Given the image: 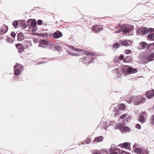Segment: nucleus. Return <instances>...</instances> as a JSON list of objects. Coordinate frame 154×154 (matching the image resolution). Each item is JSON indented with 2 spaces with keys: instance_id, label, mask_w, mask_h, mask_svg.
<instances>
[{
  "instance_id": "obj_1",
  "label": "nucleus",
  "mask_w": 154,
  "mask_h": 154,
  "mask_svg": "<svg viewBox=\"0 0 154 154\" xmlns=\"http://www.w3.org/2000/svg\"><path fill=\"white\" fill-rule=\"evenodd\" d=\"M119 26L120 28L122 29L123 32L125 34H127L128 35H132L133 34V29L134 27L133 26H126L125 25H121L119 24L116 28H118Z\"/></svg>"
},
{
  "instance_id": "obj_2",
  "label": "nucleus",
  "mask_w": 154,
  "mask_h": 154,
  "mask_svg": "<svg viewBox=\"0 0 154 154\" xmlns=\"http://www.w3.org/2000/svg\"><path fill=\"white\" fill-rule=\"evenodd\" d=\"M96 59V58L92 57H84L82 58H81L80 60V62L82 61L84 64H90L93 62L94 60Z\"/></svg>"
},
{
  "instance_id": "obj_60",
  "label": "nucleus",
  "mask_w": 154,
  "mask_h": 154,
  "mask_svg": "<svg viewBox=\"0 0 154 154\" xmlns=\"http://www.w3.org/2000/svg\"><path fill=\"white\" fill-rule=\"evenodd\" d=\"M86 143H88L90 142V139H87L85 140Z\"/></svg>"
},
{
  "instance_id": "obj_27",
  "label": "nucleus",
  "mask_w": 154,
  "mask_h": 154,
  "mask_svg": "<svg viewBox=\"0 0 154 154\" xmlns=\"http://www.w3.org/2000/svg\"><path fill=\"white\" fill-rule=\"evenodd\" d=\"M98 26L97 25H94L92 27V31L94 32H97V30H98Z\"/></svg>"
},
{
  "instance_id": "obj_38",
  "label": "nucleus",
  "mask_w": 154,
  "mask_h": 154,
  "mask_svg": "<svg viewBox=\"0 0 154 154\" xmlns=\"http://www.w3.org/2000/svg\"><path fill=\"white\" fill-rule=\"evenodd\" d=\"M40 36L43 37H46L48 36V34L47 32L42 33L40 34Z\"/></svg>"
},
{
  "instance_id": "obj_20",
  "label": "nucleus",
  "mask_w": 154,
  "mask_h": 154,
  "mask_svg": "<svg viewBox=\"0 0 154 154\" xmlns=\"http://www.w3.org/2000/svg\"><path fill=\"white\" fill-rule=\"evenodd\" d=\"M138 121L140 122L141 124H143L145 122V120L144 116L141 114L138 118Z\"/></svg>"
},
{
  "instance_id": "obj_9",
  "label": "nucleus",
  "mask_w": 154,
  "mask_h": 154,
  "mask_svg": "<svg viewBox=\"0 0 154 154\" xmlns=\"http://www.w3.org/2000/svg\"><path fill=\"white\" fill-rule=\"evenodd\" d=\"M16 47L19 50L18 52L20 53L23 52L24 50V48L22 44L18 43L16 45Z\"/></svg>"
},
{
  "instance_id": "obj_29",
  "label": "nucleus",
  "mask_w": 154,
  "mask_h": 154,
  "mask_svg": "<svg viewBox=\"0 0 154 154\" xmlns=\"http://www.w3.org/2000/svg\"><path fill=\"white\" fill-rule=\"evenodd\" d=\"M6 40L7 42L9 43H12L14 41L12 38H10L8 36L7 37Z\"/></svg>"
},
{
  "instance_id": "obj_19",
  "label": "nucleus",
  "mask_w": 154,
  "mask_h": 154,
  "mask_svg": "<svg viewBox=\"0 0 154 154\" xmlns=\"http://www.w3.org/2000/svg\"><path fill=\"white\" fill-rule=\"evenodd\" d=\"M19 23L20 24V25L22 26V28L25 29L26 27L28 26V25L26 24L25 20H21L20 21Z\"/></svg>"
},
{
  "instance_id": "obj_34",
  "label": "nucleus",
  "mask_w": 154,
  "mask_h": 154,
  "mask_svg": "<svg viewBox=\"0 0 154 154\" xmlns=\"http://www.w3.org/2000/svg\"><path fill=\"white\" fill-rule=\"evenodd\" d=\"M75 51L79 52H82L86 51L84 50L83 49L76 48H75Z\"/></svg>"
},
{
  "instance_id": "obj_13",
  "label": "nucleus",
  "mask_w": 154,
  "mask_h": 154,
  "mask_svg": "<svg viewBox=\"0 0 154 154\" xmlns=\"http://www.w3.org/2000/svg\"><path fill=\"white\" fill-rule=\"evenodd\" d=\"M17 41L19 42L23 40L24 39V36L22 32L19 33L17 35Z\"/></svg>"
},
{
  "instance_id": "obj_26",
  "label": "nucleus",
  "mask_w": 154,
  "mask_h": 154,
  "mask_svg": "<svg viewBox=\"0 0 154 154\" xmlns=\"http://www.w3.org/2000/svg\"><path fill=\"white\" fill-rule=\"evenodd\" d=\"M14 74L16 75H20V70L18 69H17L15 67L14 68Z\"/></svg>"
},
{
  "instance_id": "obj_4",
  "label": "nucleus",
  "mask_w": 154,
  "mask_h": 154,
  "mask_svg": "<svg viewBox=\"0 0 154 154\" xmlns=\"http://www.w3.org/2000/svg\"><path fill=\"white\" fill-rule=\"evenodd\" d=\"M8 28L7 26L4 24L0 27V36L3 35L6 33L8 30Z\"/></svg>"
},
{
  "instance_id": "obj_43",
  "label": "nucleus",
  "mask_w": 154,
  "mask_h": 154,
  "mask_svg": "<svg viewBox=\"0 0 154 154\" xmlns=\"http://www.w3.org/2000/svg\"><path fill=\"white\" fill-rule=\"evenodd\" d=\"M68 47L71 50L75 51V48L73 46L69 45L68 46Z\"/></svg>"
},
{
  "instance_id": "obj_57",
  "label": "nucleus",
  "mask_w": 154,
  "mask_h": 154,
  "mask_svg": "<svg viewBox=\"0 0 154 154\" xmlns=\"http://www.w3.org/2000/svg\"><path fill=\"white\" fill-rule=\"evenodd\" d=\"M37 30V29L36 28L32 27V32H35Z\"/></svg>"
},
{
  "instance_id": "obj_53",
  "label": "nucleus",
  "mask_w": 154,
  "mask_h": 154,
  "mask_svg": "<svg viewBox=\"0 0 154 154\" xmlns=\"http://www.w3.org/2000/svg\"><path fill=\"white\" fill-rule=\"evenodd\" d=\"M66 52L69 55H72V52L70 50H67L66 51Z\"/></svg>"
},
{
  "instance_id": "obj_41",
  "label": "nucleus",
  "mask_w": 154,
  "mask_h": 154,
  "mask_svg": "<svg viewBox=\"0 0 154 154\" xmlns=\"http://www.w3.org/2000/svg\"><path fill=\"white\" fill-rule=\"evenodd\" d=\"M130 57H125V58L124 59L123 61L124 62H128V60H127V59H129V58Z\"/></svg>"
},
{
  "instance_id": "obj_14",
  "label": "nucleus",
  "mask_w": 154,
  "mask_h": 154,
  "mask_svg": "<svg viewBox=\"0 0 154 154\" xmlns=\"http://www.w3.org/2000/svg\"><path fill=\"white\" fill-rule=\"evenodd\" d=\"M119 42L123 46H128L131 45V44L130 43V42L129 40H120Z\"/></svg>"
},
{
  "instance_id": "obj_33",
  "label": "nucleus",
  "mask_w": 154,
  "mask_h": 154,
  "mask_svg": "<svg viewBox=\"0 0 154 154\" xmlns=\"http://www.w3.org/2000/svg\"><path fill=\"white\" fill-rule=\"evenodd\" d=\"M149 151H148L147 148L145 149H143V151L142 154H149Z\"/></svg>"
},
{
  "instance_id": "obj_62",
  "label": "nucleus",
  "mask_w": 154,
  "mask_h": 154,
  "mask_svg": "<svg viewBox=\"0 0 154 154\" xmlns=\"http://www.w3.org/2000/svg\"><path fill=\"white\" fill-rule=\"evenodd\" d=\"M105 124L106 125V126H105L104 128V129H106V127H107V124H106L105 123Z\"/></svg>"
},
{
  "instance_id": "obj_12",
  "label": "nucleus",
  "mask_w": 154,
  "mask_h": 154,
  "mask_svg": "<svg viewBox=\"0 0 154 154\" xmlns=\"http://www.w3.org/2000/svg\"><path fill=\"white\" fill-rule=\"evenodd\" d=\"M133 148L135 152L137 153L142 154V152L143 151V149L140 148H136L135 145H133Z\"/></svg>"
},
{
  "instance_id": "obj_42",
  "label": "nucleus",
  "mask_w": 154,
  "mask_h": 154,
  "mask_svg": "<svg viewBox=\"0 0 154 154\" xmlns=\"http://www.w3.org/2000/svg\"><path fill=\"white\" fill-rule=\"evenodd\" d=\"M130 52H132V51L130 50H126L125 51L124 53L126 54H128Z\"/></svg>"
},
{
  "instance_id": "obj_18",
  "label": "nucleus",
  "mask_w": 154,
  "mask_h": 154,
  "mask_svg": "<svg viewBox=\"0 0 154 154\" xmlns=\"http://www.w3.org/2000/svg\"><path fill=\"white\" fill-rule=\"evenodd\" d=\"M134 97L133 96H131L127 97L125 101L128 103H131L132 100L134 101Z\"/></svg>"
},
{
  "instance_id": "obj_64",
  "label": "nucleus",
  "mask_w": 154,
  "mask_h": 154,
  "mask_svg": "<svg viewBox=\"0 0 154 154\" xmlns=\"http://www.w3.org/2000/svg\"><path fill=\"white\" fill-rule=\"evenodd\" d=\"M93 154H98L97 153H94Z\"/></svg>"
},
{
  "instance_id": "obj_25",
  "label": "nucleus",
  "mask_w": 154,
  "mask_h": 154,
  "mask_svg": "<svg viewBox=\"0 0 154 154\" xmlns=\"http://www.w3.org/2000/svg\"><path fill=\"white\" fill-rule=\"evenodd\" d=\"M103 139V137L102 136H100L96 137L94 138V140L97 142L102 141Z\"/></svg>"
},
{
  "instance_id": "obj_50",
  "label": "nucleus",
  "mask_w": 154,
  "mask_h": 154,
  "mask_svg": "<svg viewBox=\"0 0 154 154\" xmlns=\"http://www.w3.org/2000/svg\"><path fill=\"white\" fill-rule=\"evenodd\" d=\"M42 21L41 20H39L37 21V24L38 25H41L42 23Z\"/></svg>"
},
{
  "instance_id": "obj_52",
  "label": "nucleus",
  "mask_w": 154,
  "mask_h": 154,
  "mask_svg": "<svg viewBox=\"0 0 154 154\" xmlns=\"http://www.w3.org/2000/svg\"><path fill=\"white\" fill-rule=\"evenodd\" d=\"M124 56L122 54H121L119 57V59L120 60H122L124 59Z\"/></svg>"
},
{
  "instance_id": "obj_61",
  "label": "nucleus",
  "mask_w": 154,
  "mask_h": 154,
  "mask_svg": "<svg viewBox=\"0 0 154 154\" xmlns=\"http://www.w3.org/2000/svg\"><path fill=\"white\" fill-rule=\"evenodd\" d=\"M131 119V118H130L129 117H128L127 118L126 120L127 121H128L129 120H130Z\"/></svg>"
},
{
  "instance_id": "obj_17",
  "label": "nucleus",
  "mask_w": 154,
  "mask_h": 154,
  "mask_svg": "<svg viewBox=\"0 0 154 154\" xmlns=\"http://www.w3.org/2000/svg\"><path fill=\"white\" fill-rule=\"evenodd\" d=\"M22 44L23 48H24L25 49V48H28L29 47L32 45L31 42H29L24 41Z\"/></svg>"
},
{
  "instance_id": "obj_28",
  "label": "nucleus",
  "mask_w": 154,
  "mask_h": 154,
  "mask_svg": "<svg viewBox=\"0 0 154 154\" xmlns=\"http://www.w3.org/2000/svg\"><path fill=\"white\" fill-rule=\"evenodd\" d=\"M147 37L150 40H154V36L153 33H149L147 35Z\"/></svg>"
},
{
  "instance_id": "obj_54",
  "label": "nucleus",
  "mask_w": 154,
  "mask_h": 154,
  "mask_svg": "<svg viewBox=\"0 0 154 154\" xmlns=\"http://www.w3.org/2000/svg\"><path fill=\"white\" fill-rule=\"evenodd\" d=\"M45 63V62L42 61V62H37L35 63L36 65H38V64H40L42 63Z\"/></svg>"
},
{
  "instance_id": "obj_49",
  "label": "nucleus",
  "mask_w": 154,
  "mask_h": 154,
  "mask_svg": "<svg viewBox=\"0 0 154 154\" xmlns=\"http://www.w3.org/2000/svg\"><path fill=\"white\" fill-rule=\"evenodd\" d=\"M122 125L120 123H119L116 126V129H119V128H121L122 126Z\"/></svg>"
},
{
  "instance_id": "obj_51",
  "label": "nucleus",
  "mask_w": 154,
  "mask_h": 154,
  "mask_svg": "<svg viewBox=\"0 0 154 154\" xmlns=\"http://www.w3.org/2000/svg\"><path fill=\"white\" fill-rule=\"evenodd\" d=\"M11 36L13 37H14L16 36V34L14 32H11Z\"/></svg>"
},
{
  "instance_id": "obj_11",
  "label": "nucleus",
  "mask_w": 154,
  "mask_h": 154,
  "mask_svg": "<svg viewBox=\"0 0 154 154\" xmlns=\"http://www.w3.org/2000/svg\"><path fill=\"white\" fill-rule=\"evenodd\" d=\"M137 72V70L136 69L132 68V67L128 68L127 69V72L128 73H134Z\"/></svg>"
},
{
  "instance_id": "obj_8",
  "label": "nucleus",
  "mask_w": 154,
  "mask_h": 154,
  "mask_svg": "<svg viewBox=\"0 0 154 154\" xmlns=\"http://www.w3.org/2000/svg\"><path fill=\"white\" fill-rule=\"evenodd\" d=\"M27 23L28 26H29L30 25L32 27H34L36 25V22L35 20H32V19H29L27 20Z\"/></svg>"
},
{
  "instance_id": "obj_46",
  "label": "nucleus",
  "mask_w": 154,
  "mask_h": 154,
  "mask_svg": "<svg viewBox=\"0 0 154 154\" xmlns=\"http://www.w3.org/2000/svg\"><path fill=\"white\" fill-rule=\"evenodd\" d=\"M147 30H148V32H154V29L152 28H149L148 29L147 28Z\"/></svg>"
},
{
  "instance_id": "obj_44",
  "label": "nucleus",
  "mask_w": 154,
  "mask_h": 154,
  "mask_svg": "<svg viewBox=\"0 0 154 154\" xmlns=\"http://www.w3.org/2000/svg\"><path fill=\"white\" fill-rule=\"evenodd\" d=\"M111 151H110V154H118L117 153L118 152L117 150H115L112 151V150H111Z\"/></svg>"
},
{
  "instance_id": "obj_37",
  "label": "nucleus",
  "mask_w": 154,
  "mask_h": 154,
  "mask_svg": "<svg viewBox=\"0 0 154 154\" xmlns=\"http://www.w3.org/2000/svg\"><path fill=\"white\" fill-rule=\"evenodd\" d=\"M125 105L123 104H122L119 105V108L120 109L122 110L124 109L125 108Z\"/></svg>"
},
{
  "instance_id": "obj_31",
  "label": "nucleus",
  "mask_w": 154,
  "mask_h": 154,
  "mask_svg": "<svg viewBox=\"0 0 154 154\" xmlns=\"http://www.w3.org/2000/svg\"><path fill=\"white\" fill-rule=\"evenodd\" d=\"M18 21L15 20L12 23V25L14 26V27L15 28H17V26L18 25Z\"/></svg>"
},
{
  "instance_id": "obj_15",
  "label": "nucleus",
  "mask_w": 154,
  "mask_h": 154,
  "mask_svg": "<svg viewBox=\"0 0 154 154\" xmlns=\"http://www.w3.org/2000/svg\"><path fill=\"white\" fill-rule=\"evenodd\" d=\"M48 44V41L45 40H42L40 41L39 43V44L38 47H42V48H44V46L42 45H47Z\"/></svg>"
},
{
  "instance_id": "obj_47",
  "label": "nucleus",
  "mask_w": 154,
  "mask_h": 154,
  "mask_svg": "<svg viewBox=\"0 0 154 154\" xmlns=\"http://www.w3.org/2000/svg\"><path fill=\"white\" fill-rule=\"evenodd\" d=\"M126 117V114H123V115H121L120 116V118L121 119H123Z\"/></svg>"
},
{
  "instance_id": "obj_58",
  "label": "nucleus",
  "mask_w": 154,
  "mask_h": 154,
  "mask_svg": "<svg viewBox=\"0 0 154 154\" xmlns=\"http://www.w3.org/2000/svg\"><path fill=\"white\" fill-rule=\"evenodd\" d=\"M102 29L103 28H99L98 27V30H97V32H99L100 31L102 30Z\"/></svg>"
},
{
  "instance_id": "obj_7",
  "label": "nucleus",
  "mask_w": 154,
  "mask_h": 154,
  "mask_svg": "<svg viewBox=\"0 0 154 154\" xmlns=\"http://www.w3.org/2000/svg\"><path fill=\"white\" fill-rule=\"evenodd\" d=\"M154 96V90H150L146 92V96L148 99L152 98Z\"/></svg>"
},
{
  "instance_id": "obj_39",
  "label": "nucleus",
  "mask_w": 154,
  "mask_h": 154,
  "mask_svg": "<svg viewBox=\"0 0 154 154\" xmlns=\"http://www.w3.org/2000/svg\"><path fill=\"white\" fill-rule=\"evenodd\" d=\"M130 130V128L128 127H124L123 129V131L125 132H128V131H129Z\"/></svg>"
},
{
  "instance_id": "obj_59",
  "label": "nucleus",
  "mask_w": 154,
  "mask_h": 154,
  "mask_svg": "<svg viewBox=\"0 0 154 154\" xmlns=\"http://www.w3.org/2000/svg\"><path fill=\"white\" fill-rule=\"evenodd\" d=\"M116 75L118 77H121V74L119 72L118 74H117Z\"/></svg>"
},
{
  "instance_id": "obj_32",
  "label": "nucleus",
  "mask_w": 154,
  "mask_h": 154,
  "mask_svg": "<svg viewBox=\"0 0 154 154\" xmlns=\"http://www.w3.org/2000/svg\"><path fill=\"white\" fill-rule=\"evenodd\" d=\"M140 44H142V48L143 49H145L147 45V43L144 42H142Z\"/></svg>"
},
{
  "instance_id": "obj_24",
  "label": "nucleus",
  "mask_w": 154,
  "mask_h": 154,
  "mask_svg": "<svg viewBox=\"0 0 154 154\" xmlns=\"http://www.w3.org/2000/svg\"><path fill=\"white\" fill-rule=\"evenodd\" d=\"M14 67L15 68H17V69H18L19 70H22L23 68V66H21L20 64L19 63H17L14 66Z\"/></svg>"
},
{
  "instance_id": "obj_16",
  "label": "nucleus",
  "mask_w": 154,
  "mask_h": 154,
  "mask_svg": "<svg viewBox=\"0 0 154 154\" xmlns=\"http://www.w3.org/2000/svg\"><path fill=\"white\" fill-rule=\"evenodd\" d=\"M152 60H154V53L152 54L147 57L146 62V63H148Z\"/></svg>"
},
{
  "instance_id": "obj_23",
  "label": "nucleus",
  "mask_w": 154,
  "mask_h": 154,
  "mask_svg": "<svg viewBox=\"0 0 154 154\" xmlns=\"http://www.w3.org/2000/svg\"><path fill=\"white\" fill-rule=\"evenodd\" d=\"M51 46L52 47L54 48V49L57 51L60 50L61 48V47L60 46L55 44H52Z\"/></svg>"
},
{
  "instance_id": "obj_10",
  "label": "nucleus",
  "mask_w": 154,
  "mask_h": 154,
  "mask_svg": "<svg viewBox=\"0 0 154 154\" xmlns=\"http://www.w3.org/2000/svg\"><path fill=\"white\" fill-rule=\"evenodd\" d=\"M62 35V33L58 30L57 31L53 33V37L55 38H59Z\"/></svg>"
},
{
  "instance_id": "obj_63",
  "label": "nucleus",
  "mask_w": 154,
  "mask_h": 154,
  "mask_svg": "<svg viewBox=\"0 0 154 154\" xmlns=\"http://www.w3.org/2000/svg\"><path fill=\"white\" fill-rule=\"evenodd\" d=\"M108 154V152L107 151H105V152H104V154Z\"/></svg>"
},
{
  "instance_id": "obj_48",
  "label": "nucleus",
  "mask_w": 154,
  "mask_h": 154,
  "mask_svg": "<svg viewBox=\"0 0 154 154\" xmlns=\"http://www.w3.org/2000/svg\"><path fill=\"white\" fill-rule=\"evenodd\" d=\"M121 154H131V153L126 152L124 150H122L121 152Z\"/></svg>"
},
{
  "instance_id": "obj_30",
  "label": "nucleus",
  "mask_w": 154,
  "mask_h": 154,
  "mask_svg": "<svg viewBox=\"0 0 154 154\" xmlns=\"http://www.w3.org/2000/svg\"><path fill=\"white\" fill-rule=\"evenodd\" d=\"M150 124H154V115L152 116L150 118L149 122Z\"/></svg>"
},
{
  "instance_id": "obj_55",
  "label": "nucleus",
  "mask_w": 154,
  "mask_h": 154,
  "mask_svg": "<svg viewBox=\"0 0 154 154\" xmlns=\"http://www.w3.org/2000/svg\"><path fill=\"white\" fill-rule=\"evenodd\" d=\"M79 54L78 53H72V56H79Z\"/></svg>"
},
{
  "instance_id": "obj_45",
  "label": "nucleus",
  "mask_w": 154,
  "mask_h": 154,
  "mask_svg": "<svg viewBox=\"0 0 154 154\" xmlns=\"http://www.w3.org/2000/svg\"><path fill=\"white\" fill-rule=\"evenodd\" d=\"M135 128L138 129H141V126L140 124H137L136 125Z\"/></svg>"
},
{
  "instance_id": "obj_21",
  "label": "nucleus",
  "mask_w": 154,
  "mask_h": 154,
  "mask_svg": "<svg viewBox=\"0 0 154 154\" xmlns=\"http://www.w3.org/2000/svg\"><path fill=\"white\" fill-rule=\"evenodd\" d=\"M116 146L114 144H112L111 146V148L109 149V151H111V150L112 151L117 150V152H120V150L119 149L116 148Z\"/></svg>"
},
{
  "instance_id": "obj_6",
  "label": "nucleus",
  "mask_w": 154,
  "mask_h": 154,
  "mask_svg": "<svg viewBox=\"0 0 154 154\" xmlns=\"http://www.w3.org/2000/svg\"><path fill=\"white\" fill-rule=\"evenodd\" d=\"M131 143L127 142H125L123 143H121L119 145V146L123 148L130 150L131 148L130 147Z\"/></svg>"
},
{
  "instance_id": "obj_35",
  "label": "nucleus",
  "mask_w": 154,
  "mask_h": 154,
  "mask_svg": "<svg viewBox=\"0 0 154 154\" xmlns=\"http://www.w3.org/2000/svg\"><path fill=\"white\" fill-rule=\"evenodd\" d=\"M117 27V26L115 27V29H118V30L116 31L114 33H120L121 31H122V29L121 28H120V27L119 26L118 27V28H116Z\"/></svg>"
},
{
  "instance_id": "obj_56",
  "label": "nucleus",
  "mask_w": 154,
  "mask_h": 154,
  "mask_svg": "<svg viewBox=\"0 0 154 154\" xmlns=\"http://www.w3.org/2000/svg\"><path fill=\"white\" fill-rule=\"evenodd\" d=\"M115 72H116V74H118L119 72V70L118 69V68H116L115 70Z\"/></svg>"
},
{
  "instance_id": "obj_40",
  "label": "nucleus",
  "mask_w": 154,
  "mask_h": 154,
  "mask_svg": "<svg viewBox=\"0 0 154 154\" xmlns=\"http://www.w3.org/2000/svg\"><path fill=\"white\" fill-rule=\"evenodd\" d=\"M121 72L124 75L126 74L127 72V69H122L121 70Z\"/></svg>"
},
{
  "instance_id": "obj_3",
  "label": "nucleus",
  "mask_w": 154,
  "mask_h": 154,
  "mask_svg": "<svg viewBox=\"0 0 154 154\" xmlns=\"http://www.w3.org/2000/svg\"><path fill=\"white\" fill-rule=\"evenodd\" d=\"M146 99V98L143 97L136 96L134 97L133 103L135 105H137L140 103H143Z\"/></svg>"
},
{
  "instance_id": "obj_5",
  "label": "nucleus",
  "mask_w": 154,
  "mask_h": 154,
  "mask_svg": "<svg viewBox=\"0 0 154 154\" xmlns=\"http://www.w3.org/2000/svg\"><path fill=\"white\" fill-rule=\"evenodd\" d=\"M137 34L138 35H141L146 34L148 33L147 28L144 27L139 29L137 31Z\"/></svg>"
},
{
  "instance_id": "obj_22",
  "label": "nucleus",
  "mask_w": 154,
  "mask_h": 154,
  "mask_svg": "<svg viewBox=\"0 0 154 154\" xmlns=\"http://www.w3.org/2000/svg\"><path fill=\"white\" fill-rule=\"evenodd\" d=\"M85 55H89L91 56H96L97 55V53H95L93 52H88L85 53Z\"/></svg>"
},
{
  "instance_id": "obj_36",
  "label": "nucleus",
  "mask_w": 154,
  "mask_h": 154,
  "mask_svg": "<svg viewBox=\"0 0 154 154\" xmlns=\"http://www.w3.org/2000/svg\"><path fill=\"white\" fill-rule=\"evenodd\" d=\"M119 47V43H116L114 44L113 46L112 47L113 48H117Z\"/></svg>"
}]
</instances>
